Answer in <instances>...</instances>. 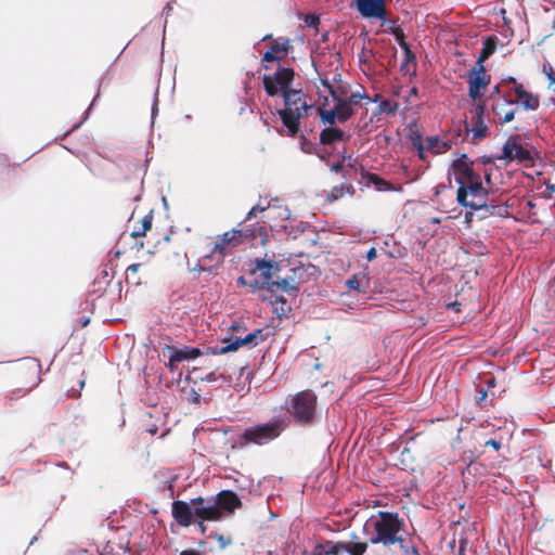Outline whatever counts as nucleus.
<instances>
[{
    "label": "nucleus",
    "mask_w": 555,
    "mask_h": 555,
    "mask_svg": "<svg viewBox=\"0 0 555 555\" xmlns=\"http://www.w3.org/2000/svg\"><path fill=\"white\" fill-rule=\"evenodd\" d=\"M452 169L454 173V180L459 186L467 184L468 182L479 178V176L475 173L472 167V162L466 154H463L461 157L453 162Z\"/></svg>",
    "instance_id": "nucleus-14"
},
{
    "label": "nucleus",
    "mask_w": 555,
    "mask_h": 555,
    "mask_svg": "<svg viewBox=\"0 0 555 555\" xmlns=\"http://www.w3.org/2000/svg\"><path fill=\"white\" fill-rule=\"evenodd\" d=\"M354 3L362 18L387 22L388 10L385 0H354Z\"/></svg>",
    "instance_id": "nucleus-12"
},
{
    "label": "nucleus",
    "mask_w": 555,
    "mask_h": 555,
    "mask_svg": "<svg viewBox=\"0 0 555 555\" xmlns=\"http://www.w3.org/2000/svg\"><path fill=\"white\" fill-rule=\"evenodd\" d=\"M152 220H153V217L152 215H146L143 219H142V227H141V231H133L132 232V236L133 237H138V236H142L145 234V232L151 229L152 227Z\"/></svg>",
    "instance_id": "nucleus-35"
},
{
    "label": "nucleus",
    "mask_w": 555,
    "mask_h": 555,
    "mask_svg": "<svg viewBox=\"0 0 555 555\" xmlns=\"http://www.w3.org/2000/svg\"><path fill=\"white\" fill-rule=\"evenodd\" d=\"M171 9H172V8H171V3H170V2H168V3L166 4V7L164 8L163 13H164V14H166V15H168V14L170 13Z\"/></svg>",
    "instance_id": "nucleus-57"
},
{
    "label": "nucleus",
    "mask_w": 555,
    "mask_h": 555,
    "mask_svg": "<svg viewBox=\"0 0 555 555\" xmlns=\"http://www.w3.org/2000/svg\"><path fill=\"white\" fill-rule=\"evenodd\" d=\"M293 80L294 70L282 66H279L273 74L263 75L262 77L264 90L270 96L279 94L283 96L286 92H289L292 90L289 86Z\"/></svg>",
    "instance_id": "nucleus-8"
},
{
    "label": "nucleus",
    "mask_w": 555,
    "mask_h": 555,
    "mask_svg": "<svg viewBox=\"0 0 555 555\" xmlns=\"http://www.w3.org/2000/svg\"><path fill=\"white\" fill-rule=\"evenodd\" d=\"M346 286L350 291H357L359 293H365L366 287H367V281H366V278H365L364 274L362 276H358L357 274H353L351 278H349L346 281Z\"/></svg>",
    "instance_id": "nucleus-26"
},
{
    "label": "nucleus",
    "mask_w": 555,
    "mask_h": 555,
    "mask_svg": "<svg viewBox=\"0 0 555 555\" xmlns=\"http://www.w3.org/2000/svg\"><path fill=\"white\" fill-rule=\"evenodd\" d=\"M495 51V44L492 40L488 39L483 42V48L477 59L476 64H483V61L492 55Z\"/></svg>",
    "instance_id": "nucleus-29"
},
{
    "label": "nucleus",
    "mask_w": 555,
    "mask_h": 555,
    "mask_svg": "<svg viewBox=\"0 0 555 555\" xmlns=\"http://www.w3.org/2000/svg\"><path fill=\"white\" fill-rule=\"evenodd\" d=\"M59 467L68 468V465L66 462H61L57 464Z\"/></svg>",
    "instance_id": "nucleus-62"
},
{
    "label": "nucleus",
    "mask_w": 555,
    "mask_h": 555,
    "mask_svg": "<svg viewBox=\"0 0 555 555\" xmlns=\"http://www.w3.org/2000/svg\"><path fill=\"white\" fill-rule=\"evenodd\" d=\"M157 103H158V99H157V92H156L155 96H154L153 106H152V118H154V116L157 112Z\"/></svg>",
    "instance_id": "nucleus-51"
},
{
    "label": "nucleus",
    "mask_w": 555,
    "mask_h": 555,
    "mask_svg": "<svg viewBox=\"0 0 555 555\" xmlns=\"http://www.w3.org/2000/svg\"><path fill=\"white\" fill-rule=\"evenodd\" d=\"M28 364L30 370H33L37 374L39 373L40 364L38 362H36L35 360H29Z\"/></svg>",
    "instance_id": "nucleus-47"
},
{
    "label": "nucleus",
    "mask_w": 555,
    "mask_h": 555,
    "mask_svg": "<svg viewBox=\"0 0 555 555\" xmlns=\"http://www.w3.org/2000/svg\"><path fill=\"white\" fill-rule=\"evenodd\" d=\"M212 498L218 503V512L221 518L231 516L236 508L242 506L241 499L231 490H222Z\"/></svg>",
    "instance_id": "nucleus-15"
},
{
    "label": "nucleus",
    "mask_w": 555,
    "mask_h": 555,
    "mask_svg": "<svg viewBox=\"0 0 555 555\" xmlns=\"http://www.w3.org/2000/svg\"><path fill=\"white\" fill-rule=\"evenodd\" d=\"M366 179H367L369 182L374 184V186L376 188L377 191H392V190H395L391 186L390 182L384 180L383 178L378 177L375 173H369L366 176Z\"/></svg>",
    "instance_id": "nucleus-28"
},
{
    "label": "nucleus",
    "mask_w": 555,
    "mask_h": 555,
    "mask_svg": "<svg viewBox=\"0 0 555 555\" xmlns=\"http://www.w3.org/2000/svg\"><path fill=\"white\" fill-rule=\"evenodd\" d=\"M451 306L453 307V309L459 310L457 307L460 306V304L455 301V302L451 304Z\"/></svg>",
    "instance_id": "nucleus-64"
},
{
    "label": "nucleus",
    "mask_w": 555,
    "mask_h": 555,
    "mask_svg": "<svg viewBox=\"0 0 555 555\" xmlns=\"http://www.w3.org/2000/svg\"><path fill=\"white\" fill-rule=\"evenodd\" d=\"M330 91L334 98L333 108L336 113V117L338 118V122L344 124L353 115V108L350 106V103L346 102V100L337 98L332 89Z\"/></svg>",
    "instance_id": "nucleus-20"
},
{
    "label": "nucleus",
    "mask_w": 555,
    "mask_h": 555,
    "mask_svg": "<svg viewBox=\"0 0 555 555\" xmlns=\"http://www.w3.org/2000/svg\"><path fill=\"white\" fill-rule=\"evenodd\" d=\"M465 546H466V541L462 539L460 541L459 555H465Z\"/></svg>",
    "instance_id": "nucleus-52"
},
{
    "label": "nucleus",
    "mask_w": 555,
    "mask_h": 555,
    "mask_svg": "<svg viewBox=\"0 0 555 555\" xmlns=\"http://www.w3.org/2000/svg\"><path fill=\"white\" fill-rule=\"evenodd\" d=\"M366 260L372 261L376 258V249L375 247H371L366 253Z\"/></svg>",
    "instance_id": "nucleus-46"
},
{
    "label": "nucleus",
    "mask_w": 555,
    "mask_h": 555,
    "mask_svg": "<svg viewBox=\"0 0 555 555\" xmlns=\"http://www.w3.org/2000/svg\"><path fill=\"white\" fill-rule=\"evenodd\" d=\"M379 108L382 112L393 115L399 108V104L396 101L384 100L379 103Z\"/></svg>",
    "instance_id": "nucleus-33"
},
{
    "label": "nucleus",
    "mask_w": 555,
    "mask_h": 555,
    "mask_svg": "<svg viewBox=\"0 0 555 555\" xmlns=\"http://www.w3.org/2000/svg\"><path fill=\"white\" fill-rule=\"evenodd\" d=\"M266 335L263 334L262 330H256L253 333L247 334L243 338H236L235 340L231 341L228 338H224L222 343L224 344L222 347H208L207 353L211 354H223L231 351H235L238 347L244 345H253L257 346L260 343L264 341Z\"/></svg>",
    "instance_id": "nucleus-11"
},
{
    "label": "nucleus",
    "mask_w": 555,
    "mask_h": 555,
    "mask_svg": "<svg viewBox=\"0 0 555 555\" xmlns=\"http://www.w3.org/2000/svg\"><path fill=\"white\" fill-rule=\"evenodd\" d=\"M410 93H411L412 95H416V94H417V89H416V88H412V89H411V91H410Z\"/></svg>",
    "instance_id": "nucleus-63"
},
{
    "label": "nucleus",
    "mask_w": 555,
    "mask_h": 555,
    "mask_svg": "<svg viewBox=\"0 0 555 555\" xmlns=\"http://www.w3.org/2000/svg\"><path fill=\"white\" fill-rule=\"evenodd\" d=\"M470 119L465 124V130L472 133L473 141L485 140L488 132V117L486 116V105L482 103L477 104L470 111Z\"/></svg>",
    "instance_id": "nucleus-10"
},
{
    "label": "nucleus",
    "mask_w": 555,
    "mask_h": 555,
    "mask_svg": "<svg viewBox=\"0 0 555 555\" xmlns=\"http://www.w3.org/2000/svg\"><path fill=\"white\" fill-rule=\"evenodd\" d=\"M204 498L197 496L185 501H173L171 513L175 520L182 527H189L192 524H197L199 530L204 533L206 527L204 522Z\"/></svg>",
    "instance_id": "nucleus-7"
},
{
    "label": "nucleus",
    "mask_w": 555,
    "mask_h": 555,
    "mask_svg": "<svg viewBox=\"0 0 555 555\" xmlns=\"http://www.w3.org/2000/svg\"><path fill=\"white\" fill-rule=\"evenodd\" d=\"M322 550L321 543H318L310 553L304 551V555H324Z\"/></svg>",
    "instance_id": "nucleus-43"
},
{
    "label": "nucleus",
    "mask_w": 555,
    "mask_h": 555,
    "mask_svg": "<svg viewBox=\"0 0 555 555\" xmlns=\"http://www.w3.org/2000/svg\"><path fill=\"white\" fill-rule=\"evenodd\" d=\"M509 81L515 83V106H522L526 111H537L540 106L539 96L528 92L521 83H516L514 77H509Z\"/></svg>",
    "instance_id": "nucleus-18"
},
{
    "label": "nucleus",
    "mask_w": 555,
    "mask_h": 555,
    "mask_svg": "<svg viewBox=\"0 0 555 555\" xmlns=\"http://www.w3.org/2000/svg\"><path fill=\"white\" fill-rule=\"evenodd\" d=\"M485 446L488 447H492L494 450H499L501 448V441L499 440H495V439H489L485 442Z\"/></svg>",
    "instance_id": "nucleus-44"
},
{
    "label": "nucleus",
    "mask_w": 555,
    "mask_h": 555,
    "mask_svg": "<svg viewBox=\"0 0 555 555\" xmlns=\"http://www.w3.org/2000/svg\"><path fill=\"white\" fill-rule=\"evenodd\" d=\"M216 538H217L218 542L220 543L221 547H225L228 544L231 543V540H225L223 538V535H221V534H216Z\"/></svg>",
    "instance_id": "nucleus-49"
},
{
    "label": "nucleus",
    "mask_w": 555,
    "mask_h": 555,
    "mask_svg": "<svg viewBox=\"0 0 555 555\" xmlns=\"http://www.w3.org/2000/svg\"><path fill=\"white\" fill-rule=\"evenodd\" d=\"M341 169V164L340 163H337L335 165L332 166V170L333 171H339Z\"/></svg>",
    "instance_id": "nucleus-58"
},
{
    "label": "nucleus",
    "mask_w": 555,
    "mask_h": 555,
    "mask_svg": "<svg viewBox=\"0 0 555 555\" xmlns=\"http://www.w3.org/2000/svg\"><path fill=\"white\" fill-rule=\"evenodd\" d=\"M350 135L336 127H326L320 133V143L323 145H334L337 142L349 140Z\"/></svg>",
    "instance_id": "nucleus-19"
},
{
    "label": "nucleus",
    "mask_w": 555,
    "mask_h": 555,
    "mask_svg": "<svg viewBox=\"0 0 555 555\" xmlns=\"http://www.w3.org/2000/svg\"><path fill=\"white\" fill-rule=\"evenodd\" d=\"M236 283L238 286H245L247 284V281L244 276H240L237 278Z\"/></svg>",
    "instance_id": "nucleus-55"
},
{
    "label": "nucleus",
    "mask_w": 555,
    "mask_h": 555,
    "mask_svg": "<svg viewBox=\"0 0 555 555\" xmlns=\"http://www.w3.org/2000/svg\"><path fill=\"white\" fill-rule=\"evenodd\" d=\"M349 542L326 540L321 543L324 555H364L367 551V542H362L356 532L351 533Z\"/></svg>",
    "instance_id": "nucleus-9"
},
{
    "label": "nucleus",
    "mask_w": 555,
    "mask_h": 555,
    "mask_svg": "<svg viewBox=\"0 0 555 555\" xmlns=\"http://www.w3.org/2000/svg\"><path fill=\"white\" fill-rule=\"evenodd\" d=\"M380 23H382V26L386 27V31L387 33H389V34L395 36V39H396V41L398 42L399 46H401V43H403V42H406L403 29L400 26L396 25V21L395 20H389L387 17V22H385V23L380 22Z\"/></svg>",
    "instance_id": "nucleus-25"
},
{
    "label": "nucleus",
    "mask_w": 555,
    "mask_h": 555,
    "mask_svg": "<svg viewBox=\"0 0 555 555\" xmlns=\"http://www.w3.org/2000/svg\"><path fill=\"white\" fill-rule=\"evenodd\" d=\"M515 149V140H508L502 151L501 159L513 160V151Z\"/></svg>",
    "instance_id": "nucleus-36"
},
{
    "label": "nucleus",
    "mask_w": 555,
    "mask_h": 555,
    "mask_svg": "<svg viewBox=\"0 0 555 555\" xmlns=\"http://www.w3.org/2000/svg\"><path fill=\"white\" fill-rule=\"evenodd\" d=\"M473 217H474V210L470 209V211H466L465 221L467 223H470L473 221Z\"/></svg>",
    "instance_id": "nucleus-53"
},
{
    "label": "nucleus",
    "mask_w": 555,
    "mask_h": 555,
    "mask_svg": "<svg viewBox=\"0 0 555 555\" xmlns=\"http://www.w3.org/2000/svg\"><path fill=\"white\" fill-rule=\"evenodd\" d=\"M272 267H273V264L261 272L262 282L260 283V287L262 289H266L267 292H269V289H270V284L274 282V281H272V273H271Z\"/></svg>",
    "instance_id": "nucleus-34"
},
{
    "label": "nucleus",
    "mask_w": 555,
    "mask_h": 555,
    "mask_svg": "<svg viewBox=\"0 0 555 555\" xmlns=\"http://www.w3.org/2000/svg\"><path fill=\"white\" fill-rule=\"evenodd\" d=\"M404 519L396 512L378 511L371 515L363 525L362 531L369 544H382L385 547L401 542L405 532Z\"/></svg>",
    "instance_id": "nucleus-1"
},
{
    "label": "nucleus",
    "mask_w": 555,
    "mask_h": 555,
    "mask_svg": "<svg viewBox=\"0 0 555 555\" xmlns=\"http://www.w3.org/2000/svg\"><path fill=\"white\" fill-rule=\"evenodd\" d=\"M214 375H215L214 373H209V374L206 376V380H208V382H212V380H215V376H214Z\"/></svg>",
    "instance_id": "nucleus-61"
},
{
    "label": "nucleus",
    "mask_w": 555,
    "mask_h": 555,
    "mask_svg": "<svg viewBox=\"0 0 555 555\" xmlns=\"http://www.w3.org/2000/svg\"><path fill=\"white\" fill-rule=\"evenodd\" d=\"M456 201L461 206L479 211L480 219L493 215L496 209V206L488 204V191L482 186L479 178L459 186Z\"/></svg>",
    "instance_id": "nucleus-6"
},
{
    "label": "nucleus",
    "mask_w": 555,
    "mask_h": 555,
    "mask_svg": "<svg viewBox=\"0 0 555 555\" xmlns=\"http://www.w3.org/2000/svg\"><path fill=\"white\" fill-rule=\"evenodd\" d=\"M262 234H264L263 228L255 224L227 231L217 236L214 247L209 254L205 255V259H214L217 266H221L225 256L232 254L236 247Z\"/></svg>",
    "instance_id": "nucleus-2"
},
{
    "label": "nucleus",
    "mask_w": 555,
    "mask_h": 555,
    "mask_svg": "<svg viewBox=\"0 0 555 555\" xmlns=\"http://www.w3.org/2000/svg\"><path fill=\"white\" fill-rule=\"evenodd\" d=\"M209 259H205V256L202 257L197 264L194 267V271H198L199 273L201 272H208L209 274H214L216 272V269L219 267L217 266L216 263L214 266H206V262L208 261Z\"/></svg>",
    "instance_id": "nucleus-31"
},
{
    "label": "nucleus",
    "mask_w": 555,
    "mask_h": 555,
    "mask_svg": "<svg viewBox=\"0 0 555 555\" xmlns=\"http://www.w3.org/2000/svg\"><path fill=\"white\" fill-rule=\"evenodd\" d=\"M287 53V42H278L274 41L270 49L264 53L263 60L268 62H273L280 60V54L285 55Z\"/></svg>",
    "instance_id": "nucleus-24"
},
{
    "label": "nucleus",
    "mask_w": 555,
    "mask_h": 555,
    "mask_svg": "<svg viewBox=\"0 0 555 555\" xmlns=\"http://www.w3.org/2000/svg\"><path fill=\"white\" fill-rule=\"evenodd\" d=\"M321 159L325 158V154L317 146V153H315Z\"/></svg>",
    "instance_id": "nucleus-59"
},
{
    "label": "nucleus",
    "mask_w": 555,
    "mask_h": 555,
    "mask_svg": "<svg viewBox=\"0 0 555 555\" xmlns=\"http://www.w3.org/2000/svg\"><path fill=\"white\" fill-rule=\"evenodd\" d=\"M269 204L267 206L264 205H255L254 207L250 208V210L248 211L247 216H246V220H250L254 216H256L258 212H263L264 210H267L269 208Z\"/></svg>",
    "instance_id": "nucleus-41"
},
{
    "label": "nucleus",
    "mask_w": 555,
    "mask_h": 555,
    "mask_svg": "<svg viewBox=\"0 0 555 555\" xmlns=\"http://www.w3.org/2000/svg\"><path fill=\"white\" fill-rule=\"evenodd\" d=\"M283 408L296 425L310 427L318 421V396L312 390L288 396Z\"/></svg>",
    "instance_id": "nucleus-4"
},
{
    "label": "nucleus",
    "mask_w": 555,
    "mask_h": 555,
    "mask_svg": "<svg viewBox=\"0 0 555 555\" xmlns=\"http://www.w3.org/2000/svg\"><path fill=\"white\" fill-rule=\"evenodd\" d=\"M487 398V391L486 390H480L479 391V396L476 398V403L478 405H480Z\"/></svg>",
    "instance_id": "nucleus-48"
},
{
    "label": "nucleus",
    "mask_w": 555,
    "mask_h": 555,
    "mask_svg": "<svg viewBox=\"0 0 555 555\" xmlns=\"http://www.w3.org/2000/svg\"><path fill=\"white\" fill-rule=\"evenodd\" d=\"M451 141L440 140L438 137H428L426 139V150L433 154H442L451 149Z\"/></svg>",
    "instance_id": "nucleus-22"
},
{
    "label": "nucleus",
    "mask_w": 555,
    "mask_h": 555,
    "mask_svg": "<svg viewBox=\"0 0 555 555\" xmlns=\"http://www.w3.org/2000/svg\"><path fill=\"white\" fill-rule=\"evenodd\" d=\"M361 99H366L367 101H371L370 96L365 93L352 92L346 100V102L350 103V106L352 107V105H358Z\"/></svg>",
    "instance_id": "nucleus-38"
},
{
    "label": "nucleus",
    "mask_w": 555,
    "mask_h": 555,
    "mask_svg": "<svg viewBox=\"0 0 555 555\" xmlns=\"http://www.w3.org/2000/svg\"><path fill=\"white\" fill-rule=\"evenodd\" d=\"M279 291L284 292V293H291V292L297 291V288L292 286L289 284V282L285 279L280 282L274 281L273 283L270 284L269 293H271L272 296L275 297V302L285 304L286 299L281 295H276V293Z\"/></svg>",
    "instance_id": "nucleus-21"
},
{
    "label": "nucleus",
    "mask_w": 555,
    "mask_h": 555,
    "mask_svg": "<svg viewBox=\"0 0 555 555\" xmlns=\"http://www.w3.org/2000/svg\"><path fill=\"white\" fill-rule=\"evenodd\" d=\"M270 266H272V261H270V260H266V259H261V258H256L254 260V269L257 271L262 272Z\"/></svg>",
    "instance_id": "nucleus-40"
},
{
    "label": "nucleus",
    "mask_w": 555,
    "mask_h": 555,
    "mask_svg": "<svg viewBox=\"0 0 555 555\" xmlns=\"http://www.w3.org/2000/svg\"><path fill=\"white\" fill-rule=\"evenodd\" d=\"M284 108L279 111L283 125L287 128L288 135L295 137L299 130V120L314 109V105L308 104L307 94L301 89H293L283 95Z\"/></svg>",
    "instance_id": "nucleus-5"
},
{
    "label": "nucleus",
    "mask_w": 555,
    "mask_h": 555,
    "mask_svg": "<svg viewBox=\"0 0 555 555\" xmlns=\"http://www.w3.org/2000/svg\"><path fill=\"white\" fill-rule=\"evenodd\" d=\"M397 544H399L405 555H420L418 548L414 544L409 543L402 535L401 542H397Z\"/></svg>",
    "instance_id": "nucleus-32"
},
{
    "label": "nucleus",
    "mask_w": 555,
    "mask_h": 555,
    "mask_svg": "<svg viewBox=\"0 0 555 555\" xmlns=\"http://www.w3.org/2000/svg\"><path fill=\"white\" fill-rule=\"evenodd\" d=\"M412 145L416 150H418V147H426V143H423L421 135H417L412 140Z\"/></svg>",
    "instance_id": "nucleus-45"
},
{
    "label": "nucleus",
    "mask_w": 555,
    "mask_h": 555,
    "mask_svg": "<svg viewBox=\"0 0 555 555\" xmlns=\"http://www.w3.org/2000/svg\"><path fill=\"white\" fill-rule=\"evenodd\" d=\"M526 207H528V209H532L535 207V204L532 201H527Z\"/></svg>",
    "instance_id": "nucleus-60"
},
{
    "label": "nucleus",
    "mask_w": 555,
    "mask_h": 555,
    "mask_svg": "<svg viewBox=\"0 0 555 555\" xmlns=\"http://www.w3.org/2000/svg\"><path fill=\"white\" fill-rule=\"evenodd\" d=\"M300 147H301L302 152H305V153H308V154L317 153V145L314 143L308 141L305 137H301Z\"/></svg>",
    "instance_id": "nucleus-39"
},
{
    "label": "nucleus",
    "mask_w": 555,
    "mask_h": 555,
    "mask_svg": "<svg viewBox=\"0 0 555 555\" xmlns=\"http://www.w3.org/2000/svg\"><path fill=\"white\" fill-rule=\"evenodd\" d=\"M400 48L403 50L404 54V62L402 66H404L406 63H415L416 57L415 54L411 51L409 43L403 42L401 43Z\"/></svg>",
    "instance_id": "nucleus-37"
},
{
    "label": "nucleus",
    "mask_w": 555,
    "mask_h": 555,
    "mask_svg": "<svg viewBox=\"0 0 555 555\" xmlns=\"http://www.w3.org/2000/svg\"><path fill=\"white\" fill-rule=\"evenodd\" d=\"M306 24L309 27H317L320 24V18L315 15H309L306 18Z\"/></svg>",
    "instance_id": "nucleus-42"
},
{
    "label": "nucleus",
    "mask_w": 555,
    "mask_h": 555,
    "mask_svg": "<svg viewBox=\"0 0 555 555\" xmlns=\"http://www.w3.org/2000/svg\"><path fill=\"white\" fill-rule=\"evenodd\" d=\"M425 151H427L426 147H418L417 154L421 159H425Z\"/></svg>",
    "instance_id": "nucleus-56"
},
{
    "label": "nucleus",
    "mask_w": 555,
    "mask_h": 555,
    "mask_svg": "<svg viewBox=\"0 0 555 555\" xmlns=\"http://www.w3.org/2000/svg\"><path fill=\"white\" fill-rule=\"evenodd\" d=\"M313 111L320 112L321 121L325 125L327 124L328 127H334V125L336 122H338V118L336 117V113H335L334 108L324 109L322 107L314 106Z\"/></svg>",
    "instance_id": "nucleus-27"
},
{
    "label": "nucleus",
    "mask_w": 555,
    "mask_h": 555,
    "mask_svg": "<svg viewBox=\"0 0 555 555\" xmlns=\"http://www.w3.org/2000/svg\"><path fill=\"white\" fill-rule=\"evenodd\" d=\"M180 555H201V554H199V552L194 551V550H186V551H182L180 553Z\"/></svg>",
    "instance_id": "nucleus-54"
},
{
    "label": "nucleus",
    "mask_w": 555,
    "mask_h": 555,
    "mask_svg": "<svg viewBox=\"0 0 555 555\" xmlns=\"http://www.w3.org/2000/svg\"><path fill=\"white\" fill-rule=\"evenodd\" d=\"M490 83V77L486 73L483 64H475L468 74V95L476 100L481 96V90Z\"/></svg>",
    "instance_id": "nucleus-13"
},
{
    "label": "nucleus",
    "mask_w": 555,
    "mask_h": 555,
    "mask_svg": "<svg viewBox=\"0 0 555 555\" xmlns=\"http://www.w3.org/2000/svg\"><path fill=\"white\" fill-rule=\"evenodd\" d=\"M286 428V418L279 415L267 423L246 427L242 433L232 437V447L244 449L250 444L264 446L276 439Z\"/></svg>",
    "instance_id": "nucleus-3"
},
{
    "label": "nucleus",
    "mask_w": 555,
    "mask_h": 555,
    "mask_svg": "<svg viewBox=\"0 0 555 555\" xmlns=\"http://www.w3.org/2000/svg\"><path fill=\"white\" fill-rule=\"evenodd\" d=\"M167 350L169 352L168 354V367L170 371H175V363L176 362H182V361H189L194 360L198 358L199 356L204 354V352L197 348V347H190V346H183V347H167ZM206 354L207 350L205 351Z\"/></svg>",
    "instance_id": "nucleus-16"
},
{
    "label": "nucleus",
    "mask_w": 555,
    "mask_h": 555,
    "mask_svg": "<svg viewBox=\"0 0 555 555\" xmlns=\"http://www.w3.org/2000/svg\"><path fill=\"white\" fill-rule=\"evenodd\" d=\"M492 111L500 124H506L514 119L517 106L513 99L502 95L493 103Z\"/></svg>",
    "instance_id": "nucleus-17"
},
{
    "label": "nucleus",
    "mask_w": 555,
    "mask_h": 555,
    "mask_svg": "<svg viewBox=\"0 0 555 555\" xmlns=\"http://www.w3.org/2000/svg\"><path fill=\"white\" fill-rule=\"evenodd\" d=\"M140 266H141L140 263H132L127 268V272L128 273H137L139 271Z\"/></svg>",
    "instance_id": "nucleus-50"
},
{
    "label": "nucleus",
    "mask_w": 555,
    "mask_h": 555,
    "mask_svg": "<svg viewBox=\"0 0 555 555\" xmlns=\"http://www.w3.org/2000/svg\"><path fill=\"white\" fill-rule=\"evenodd\" d=\"M520 162L530 159V152L515 140V149L513 151V160Z\"/></svg>",
    "instance_id": "nucleus-30"
},
{
    "label": "nucleus",
    "mask_w": 555,
    "mask_h": 555,
    "mask_svg": "<svg viewBox=\"0 0 555 555\" xmlns=\"http://www.w3.org/2000/svg\"><path fill=\"white\" fill-rule=\"evenodd\" d=\"M204 519L206 521H218L221 520V516L218 512V503L212 496L204 498Z\"/></svg>",
    "instance_id": "nucleus-23"
}]
</instances>
